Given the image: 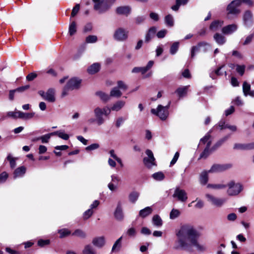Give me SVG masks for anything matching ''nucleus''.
I'll return each instance as SVG.
<instances>
[{"label":"nucleus","mask_w":254,"mask_h":254,"mask_svg":"<svg viewBox=\"0 0 254 254\" xmlns=\"http://www.w3.org/2000/svg\"><path fill=\"white\" fill-rule=\"evenodd\" d=\"M213 38L216 42L219 45L224 44L226 41L225 37L222 34L218 33L214 35Z\"/></svg>","instance_id":"nucleus-25"},{"label":"nucleus","mask_w":254,"mask_h":254,"mask_svg":"<svg viewBox=\"0 0 254 254\" xmlns=\"http://www.w3.org/2000/svg\"><path fill=\"white\" fill-rule=\"evenodd\" d=\"M168 108L167 106H162L160 105L158 106L157 109H152L151 110V113L158 116L162 120H165L169 115Z\"/></svg>","instance_id":"nucleus-6"},{"label":"nucleus","mask_w":254,"mask_h":254,"mask_svg":"<svg viewBox=\"0 0 254 254\" xmlns=\"http://www.w3.org/2000/svg\"><path fill=\"white\" fill-rule=\"evenodd\" d=\"M94 112L95 117L102 116V115H104L103 113V110L99 107L95 108Z\"/></svg>","instance_id":"nucleus-62"},{"label":"nucleus","mask_w":254,"mask_h":254,"mask_svg":"<svg viewBox=\"0 0 254 254\" xmlns=\"http://www.w3.org/2000/svg\"><path fill=\"white\" fill-rule=\"evenodd\" d=\"M173 197L176 198L178 201L180 202H186L188 199V195L187 192L179 187L176 188Z\"/></svg>","instance_id":"nucleus-8"},{"label":"nucleus","mask_w":254,"mask_h":254,"mask_svg":"<svg viewBox=\"0 0 254 254\" xmlns=\"http://www.w3.org/2000/svg\"><path fill=\"white\" fill-rule=\"evenodd\" d=\"M188 0H176V4L172 7L173 10L177 11L178 10L180 6L182 4L185 5L187 3Z\"/></svg>","instance_id":"nucleus-39"},{"label":"nucleus","mask_w":254,"mask_h":254,"mask_svg":"<svg viewBox=\"0 0 254 254\" xmlns=\"http://www.w3.org/2000/svg\"><path fill=\"white\" fill-rule=\"evenodd\" d=\"M139 195V193L136 191L131 192L128 196L129 201L132 203H135L137 200Z\"/></svg>","instance_id":"nucleus-40"},{"label":"nucleus","mask_w":254,"mask_h":254,"mask_svg":"<svg viewBox=\"0 0 254 254\" xmlns=\"http://www.w3.org/2000/svg\"><path fill=\"white\" fill-rule=\"evenodd\" d=\"M181 214V212L177 209L173 208L170 213V218L175 219L178 218Z\"/></svg>","instance_id":"nucleus-42"},{"label":"nucleus","mask_w":254,"mask_h":254,"mask_svg":"<svg viewBox=\"0 0 254 254\" xmlns=\"http://www.w3.org/2000/svg\"><path fill=\"white\" fill-rule=\"evenodd\" d=\"M230 164H214L208 170L210 173H217L225 171L231 167Z\"/></svg>","instance_id":"nucleus-13"},{"label":"nucleus","mask_w":254,"mask_h":254,"mask_svg":"<svg viewBox=\"0 0 254 254\" xmlns=\"http://www.w3.org/2000/svg\"><path fill=\"white\" fill-rule=\"evenodd\" d=\"M224 24L223 21L217 20L214 21L211 23L210 25V29L212 31H216L220 28Z\"/></svg>","instance_id":"nucleus-28"},{"label":"nucleus","mask_w":254,"mask_h":254,"mask_svg":"<svg viewBox=\"0 0 254 254\" xmlns=\"http://www.w3.org/2000/svg\"><path fill=\"white\" fill-rule=\"evenodd\" d=\"M152 223L156 227H161L163 224L162 220L158 215H154L152 218Z\"/></svg>","instance_id":"nucleus-34"},{"label":"nucleus","mask_w":254,"mask_h":254,"mask_svg":"<svg viewBox=\"0 0 254 254\" xmlns=\"http://www.w3.org/2000/svg\"><path fill=\"white\" fill-rule=\"evenodd\" d=\"M100 145L98 143H93L88 146H87L85 148L87 151H91L97 149L99 148Z\"/></svg>","instance_id":"nucleus-53"},{"label":"nucleus","mask_w":254,"mask_h":254,"mask_svg":"<svg viewBox=\"0 0 254 254\" xmlns=\"http://www.w3.org/2000/svg\"><path fill=\"white\" fill-rule=\"evenodd\" d=\"M96 117V122L98 126H101L105 122V119L102 116L100 117Z\"/></svg>","instance_id":"nucleus-63"},{"label":"nucleus","mask_w":254,"mask_h":254,"mask_svg":"<svg viewBox=\"0 0 254 254\" xmlns=\"http://www.w3.org/2000/svg\"><path fill=\"white\" fill-rule=\"evenodd\" d=\"M152 209L151 207L148 206L140 210L139 215L142 218H145L151 214Z\"/></svg>","instance_id":"nucleus-31"},{"label":"nucleus","mask_w":254,"mask_h":254,"mask_svg":"<svg viewBox=\"0 0 254 254\" xmlns=\"http://www.w3.org/2000/svg\"><path fill=\"white\" fill-rule=\"evenodd\" d=\"M243 23L246 28L252 27L254 24L253 14L251 10H246L243 15Z\"/></svg>","instance_id":"nucleus-7"},{"label":"nucleus","mask_w":254,"mask_h":254,"mask_svg":"<svg viewBox=\"0 0 254 254\" xmlns=\"http://www.w3.org/2000/svg\"><path fill=\"white\" fill-rule=\"evenodd\" d=\"M93 211L91 209H88L83 214V218L84 219H88L92 214Z\"/></svg>","instance_id":"nucleus-59"},{"label":"nucleus","mask_w":254,"mask_h":254,"mask_svg":"<svg viewBox=\"0 0 254 254\" xmlns=\"http://www.w3.org/2000/svg\"><path fill=\"white\" fill-rule=\"evenodd\" d=\"M58 233L60 235V238H64L69 235L70 234V231L67 229H62L58 231Z\"/></svg>","instance_id":"nucleus-52"},{"label":"nucleus","mask_w":254,"mask_h":254,"mask_svg":"<svg viewBox=\"0 0 254 254\" xmlns=\"http://www.w3.org/2000/svg\"><path fill=\"white\" fill-rule=\"evenodd\" d=\"M55 90L52 88L49 89L46 92L40 90L38 94L45 100L49 102H54L56 100L55 97Z\"/></svg>","instance_id":"nucleus-9"},{"label":"nucleus","mask_w":254,"mask_h":254,"mask_svg":"<svg viewBox=\"0 0 254 254\" xmlns=\"http://www.w3.org/2000/svg\"><path fill=\"white\" fill-rule=\"evenodd\" d=\"M177 240L174 249L192 252L195 247L198 251L203 252L206 250L204 244L199 243V233L191 225L186 224L182 226L176 232Z\"/></svg>","instance_id":"nucleus-1"},{"label":"nucleus","mask_w":254,"mask_h":254,"mask_svg":"<svg viewBox=\"0 0 254 254\" xmlns=\"http://www.w3.org/2000/svg\"><path fill=\"white\" fill-rule=\"evenodd\" d=\"M179 47V42H174L170 47V53L171 55L175 54L178 51Z\"/></svg>","instance_id":"nucleus-46"},{"label":"nucleus","mask_w":254,"mask_h":254,"mask_svg":"<svg viewBox=\"0 0 254 254\" xmlns=\"http://www.w3.org/2000/svg\"><path fill=\"white\" fill-rule=\"evenodd\" d=\"M118 88H120L123 90H126L127 88V86L122 81H118Z\"/></svg>","instance_id":"nucleus-57"},{"label":"nucleus","mask_w":254,"mask_h":254,"mask_svg":"<svg viewBox=\"0 0 254 254\" xmlns=\"http://www.w3.org/2000/svg\"><path fill=\"white\" fill-rule=\"evenodd\" d=\"M243 91L245 96H247L251 91V85L246 81L244 82L243 84Z\"/></svg>","instance_id":"nucleus-41"},{"label":"nucleus","mask_w":254,"mask_h":254,"mask_svg":"<svg viewBox=\"0 0 254 254\" xmlns=\"http://www.w3.org/2000/svg\"><path fill=\"white\" fill-rule=\"evenodd\" d=\"M127 234L128 236L133 237L136 235V230L133 227L129 228L127 231Z\"/></svg>","instance_id":"nucleus-58"},{"label":"nucleus","mask_w":254,"mask_h":254,"mask_svg":"<svg viewBox=\"0 0 254 254\" xmlns=\"http://www.w3.org/2000/svg\"><path fill=\"white\" fill-rule=\"evenodd\" d=\"M128 36V31L123 27H119L116 29L113 35L114 39L120 42L127 40Z\"/></svg>","instance_id":"nucleus-5"},{"label":"nucleus","mask_w":254,"mask_h":254,"mask_svg":"<svg viewBox=\"0 0 254 254\" xmlns=\"http://www.w3.org/2000/svg\"><path fill=\"white\" fill-rule=\"evenodd\" d=\"M234 149L236 150H248L254 149V142L246 144L235 143L234 145Z\"/></svg>","instance_id":"nucleus-17"},{"label":"nucleus","mask_w":254,"mask_h":254,"mask_svg":"<svg viewBox=\"0 0 254 254\" xmlns=\"http://www.w3.org/2000/svg\"><path fill=\"white\" fill-rule=\"evenodd\" d=\"M111 182L108 185V188L112 191H115L118 189V183L121 181L119 177L116 175H112L111 176Z\"/></svg>","instance_id":"nucleus-14"},{"label":"nucleus","mask_w":254,"mask_h":254,"mask_svg":"<svg viewBox=\"0 0 254 254\" xmlns=\"http://www.w3.org/2000/svg\"><path fill=\"white\" fill-rule=\"evenodd\" d=\"M122 92L118 87L113 88L110 92V96L119 98L122 96Z\"/></svg>","instance_id":"nucleus-36"},{"label":"nucleus","mask_w":254,"mask_h":254,"mask_svg":"<svg viewBox=\"0 0 254 254\" xmlns=\"http://www.w3.org/2000/svg\"><path fill=\"white\" fill-rule=\"evenodd\" d=\"M201 48H203V51L205 52L210 48L209 44L206 42H200L196 46H193L191 50V58H193L195 56V52L198 51Z\"/></svg>","instance_id":"nucleus-12"},{"label":"nucleus","mask_w":254,"mask_h":254,"mask_svg":"<svg viewBox=\"0 0 254 254\" xmlns=\"http://www.w3.org/2000/svg\"><path fill=\"white\" fill-rule=\"evenodd\" d=\"M238 26L235 24L228 25L223 27L222 29V32L225 35H230L237 31Z\"/></svg>","instance_id":"nucleus-18"},{"label":"nucleus","mask_w":254,"mask_h":254,"mask_svg":"<svg viewBox=\"0 0 254 254\" xmlns=\"http://www.w3.org/2000/svg\"><path fill=\"white\" fill-rule=\"evenodd\" d=\"M189 85L179 87L175 91L180 98L187 95Z\"/></svg>","instance_id":"nucleus-22"},{"label":"nucleus","mask_w":254,"mask_h":254,"mask_svg":"<svg viewBox=\"0 0 254 254\" xmlns=\"http://www.w3.org/2000/svg\"><path fill=\"white\" fill-rule=\"evenodd\" d=\"M49 244V240L40 239L38 241V245L41 247H43L45 246L48 245Z\"/></svg>","instance_id":"nucleus-55"},{"label":"nucleus","mask_w":254,"mask_h":254,"mask_svg":"<svg viewBox=\"0 0 254 254\" xmlns=\"http://www.w3.org/2000/svg\"><path fill=\"white\" fill-rule=\"evenodd\" d=\"M241 6L240 0H234L232 1L227 6V18L232 19L236 18L241 13L239 7Z\"/></svg>","instance_id":"nucleus-2"},{"label":"nucleus","mask_w":254,"mask_h":254,"mask_svg":"<svg viewBox=\"0 0 254 254\" xmlns=\"http://www.w3.org/2000/svg\"><path fill=\"white\" fill-rule=\"evenodd\" d=\"M100 69V64L98 63H94L89 67L87 71L89 73L93 74L97 72Z\"/></svg>","instance_id":"nucleus-33"},{"label":"nucleus","mask_w":254,"mask_h":254,"mask_svg":"<svg viewBox=\"0 0 254 254\" xmlns=\"http://www.w3.org/2000/svg\"><path fill=\"white\" fill-rule=\"evenodd\" d=\"M226 185V187L228 188L227 193L229 196H237L239 195L244 189V186L242 184L234 180L229 181Z\"/></svg>","instance_id":"nucleus-3"},{"label":"nucleus","mask_w":254,"mask_h":254,"mask_svg":"<svg viewBox=\"0 0 254 254\" xmlns=\"http://www.w3.org/2000/svg\"><path fill=\"white\" fill-rule=\"evenodd\" d=\"M211 132V130H210L206 135L205 136L201 139L200 141V143H199V144H205V143H206V144H207L208 142L209 141H211L210 140V137H211V135H210V133Z\"/></svg>","instance_id":"nucleus-49"},{"label":"nucleus","mask_w":254,"mask_h":254,"mask_svg":"<svg viewBox=\"0 0 254 254\" xmlns=\"http://www.w3.org/2000/svg\"><path fill=\"white\" fill-rule=\"evenodd\" d=\"M6 159L9 161L11 168H14L16 166L17 158H14L10 154H8L6 157Z\"/></svg>","instance_id":"nucleus-47"},{"label":"nucleus","mask_w":254,"mask_h":254,"mask_svg":"<svg viewBox=\"0 0 254 254\" xmlns=\"http://www.w3.org/2000/svg\"><path fill=\"white\" fill-rule=\"evenodd\" d=\"M126 104V102L120 100L114 103L111 107L112 111H119L122 109Z\"/></svg>","instance_id":"nucleus-27"},{"label":"nucleus","mask_w":254,"mask_h":254,"mask_svg":"<svg viewBox=\"0 0 254 254\" xmlns=\"http://www.w3.org/2000/svg\"><path fill=\"white\" fill-rule=\"evenodd\" d=\"M82 254H97V251L92 245L87 244L84 246Z\"/></svg>","instance_id":"nucleus-21"},{"label":"nucleus","mask_w":254,"mask_h":254,"mask_svg":"<svg viewBox=\"0 0 254 254\" xmlns=\"http://www.w3.org/2000/svg\"><path fill=\"white\" fill-rule=\"evenodd\" d=\"M50 139V135L46 134L34 139L33 141H36L41 140L43 143H46L49 142Z\"/></svg>","instance_id":"nucleus-38"},{"label":"nucleus","mask_w":254,"mask_h":254,"mask_svg":"<svg viewBox=\"0 0 254 254\" xmlns=\"http://www.w3.org/2000/svg\"><path fill=\"white\" fill-rule=\"evenodd\" d=\"M254 34H252L248 35L246 37L245 41H244V42L243 43V45H246L250 44L251 42V41H252V40L254 38Z\"/></svg>","instance_id":"nucleus-61"},{"label":"nucleus","mask_w":254,"mask_h":254,"mask_svg":"<svg viewBox=\"0 0 254 254\" xmlns=\"http://www.w3.org/2000/svg\"><path fill=\"white\" fill-rule=\"evenodd\" d=\"M208 171H204L201 172L200 175L199 181L202 185H205L208 181Z\"/></svg>","instance_id":"nucleus-26"},{"label":"nucleus","mask_w":254,"mask_h":254,"mask_svg":"<svg viewBox=\"0 0 254 254\" xmlns=\"http://www.w3.org/2000/svg\"><path fill=\"white\" fill-rule=\"evenodd\" d=\"M72 236H76L81 239H84L86 237V234L81 229H76L72 234Z\"/></svg>","instance_id":"nucleus-35"},{"label":"nucleus","mask_w":254,"mask_h":254,"mask_svg":"<svg viewBox=\"0 0 254 254\" xmlns=\"http://www.w3.org/2000/svg\"><path fill=\"white\" fill-rule=\"evenodd\" d=\"M18 111L15 110V111H9L6 113V116L3 117L1 120H3L6 119L7 117L11 118L13 119H16V115H18Z\"/></svg>","instance_id":"nucleus-44"},{"label":"nucleus","mask_w":254,"mask_h":254,"mask_svg":"<svg viewBox=\"0 0 254 254\" xmlns=\"http://www.w3.org/2000/svg\"><path fill=\"white\" fill-rule=\"evenodd\" d=\"M165 21L168 26L172 27L174 25V19L173 16L170 14H168L165 16Z\"/></svg>","instance_id":"nucleus-43"},{"label":"nucleus","mask_w":254,"mask_h":254,"mask_svg":"<svg viewBox=\"0 0 254 254\" xmlns=\"http://www.w3.org/2000/svg\"><path fill=\"white\" fill-rule=\"evenodd\" d=\"M76 32V23L74 21H72L69 25V33L70 36L74 34Z\"/></svg>","instance_id":"nucleus-48"},{"label":"nucleus","mask_w":254,"mask_h":254,"mask_svg":"<svg viewBox=\"0 0 254 254\" xmlns=\"http://www.w3.org/2000/svg\"><path fill=\"white\" fill-rule=\"evenodd\" d=\"M86 43H94L97 41V37L95 35H89L86 38Z\"/></svg>","instance_id":"nucleus-50"},{"label":"nucleus","mask_w":254,"mask_h":254,"mask_svg":"<svg viewBox=\"0 0 254 254\" xmlns=\"http://www.w3.org/2000/svg\"><path fill=\"white\" fill-rule=\"evenodd\" d=\"M152 177L154 180L157 181H162L165 178L164 174L161 172L154 173Z\"/></svg>","instance_id":"nucleus-45"},{"label":"nucleus","mask_w":254,"mask_h":254,"mask_svg":"<svg viewBox=\"0 0 254 254\" xmlns=\"http://www.w3.org/2000/svg\"><path fill=\"white\" fill-rule=\"evenodd\" d=\"M58 136L63 139L67 140L69 138V135L63 130H59Z\"/></svg>","instance_id":"nucleus-56"},{"label":"nucleus","mask_w":254,"mask_h":254,"mask_svg":"<svg viewBox=\"0 0 254 254\" xmlns=\"http://www.w3.org/2000/svg\"><path fill=\"white\" fill-rule=\"evenodd\" d=\"M26 168L24 166H21L17 168L14 172V178L22 177L26 172Z\"/></svg>","instance_id":"nucleus-30"},{"label":"nucleus","mask_w":254,"mask_h":254,"mask_svg":"<svg viewBox=\"0 0 254 254\" xmlns=\"http://www.w3.org/2000/svg\"><path fill=\"white\" fill-rule=\"evenodd\" d=\"M211 144V141H209L206 145L204 151L200 154L199 158H206L210 153V146Z\"/></svg>","instance_id":"nucleus-32"},{"label":"nucleus","mask_w":254,"mask_h":254,"mask_svg":"<svg viewBox=\"0 0 254 254\" xmlns=\"http://www.w3.org/2000/svg\"><path fill=\"white\" fill-rule=\"evenodd\" d=\"M18 117L19 119L27 120L31 119L33 118L35 115V113H24L22 111H18Z\"/></svg>","instance_id":"nucleus-23"},{"label":"nucleus","mask_w":254,"mask_h":254,"mask_svg":"<svg viewBox=\"0 0 254 254\" xmlns=\"http://www.w3.org/2000/svg\"><path fill=\"white\" fill-rule=\"evenodd\" d=\"M81 83V80L77 78H72L67 83L64 87L62 95L65 96L67 94V91L69 90H74L78 89L80 87Z\"/></svg>","instance_id":"nucleus-4"},{"label":"nucleus","mask_w":254,"mask_h":254,"mask_svg":"<svg viewBox=\"0 0 254 254\" xmlns=\"http://www.w3.org/2000/svg\"><path fill=\"white\" fill-rule=\"evenodd\" d=\"M92 243L95 247L101 249L106 245V238L104 236L94 237L92 239Z\"/></svg>","instance_id":"nucleus-15"},{"label":"nucleus","mask_w":254,"mask_h":254,"mask_svg":"<svg viewBox=\"0 0 254 254\" xmlns=\"http://www.w3.org/2000/svg\"><path fill=\"white\" fill-rule=\"evenodd\" d=\"M116 11L118 14L127 16L131 12V8L129 6H119L116 8Z\"/></svg>","instance_id":"nucleus-20"},{"label":"nucleus","mask_w":254,"mask_h":254,"mask_svg":"<svg viewBox=\"0 0 254 254\" xmlns=\"http://www.w3.org/2000/svg\"><path fill=\"white\" fill-rule=\"evenodd\" d=\"M207 188L208 189H212L216 190H223L226 188V184L223 183L208 184L207 185Z\"/></svg>","instance_id":"nucleus-29"},{"label":"nucleus","mask_w":254,"mask_h":254,"mask_svg":"<svg viewBox=\"0 0 254 254\" xmlns=\"http://www.w3.org/2000/svg\"><path fill=\"white\" fill-rule=\"evenodd\" d=\"M109 7L110 6L104 0H102L101 2L94 4V9L98 11L99 13L105 12Z\"/></svg>","instance_id":"nucleus-16"},{"label":"nucleus","mask_w":254,"mask_h":254,"mask_svg":"<svg viewBox=\"0 0 254 254\" xmlns=\"http://www.w3.org/2000/svg\"><path fill=\"white\" fill-rule=\"evenodd\" d=\"M236 70L242 76L245 72V66L244 65H237Z\"/></svg>","instance_id":"nucleus-54"},{"label":"nucleus","mask_w":254,"mask_h":254,"mask_svg":"<svg viewBox=\"0 0 254 254\" xmlns=\"http://www.w3.org/2000/svg\"><path fill=\"white\" fill-rule=\"evenodd\" d=\"M145 153L147 157L143 159V162L145 166L147 167L150 168L152 166L155 165V158L154 157L153 152L149 149H147Z\"/></svg>","instance_id":"nucleus-10"},{"label":"nucleus","mask_w":254,"mask_h":254,"mask_svg":"<svg viewBox=\"0 0 254 254\" xmlns=\"http://www.w3.org/2000/svg\"><path fill=\"white\" fill-rule=\"evenodd\" d=\"M123 239V236L120 237L118 240L114 243L112 248V252H118L120 251L122 248V241Z\"/></svg>","instance_id":"nucleus-24"},{"label":"nucleus","mask_w":254,"mask_h":254,"mask_svg":"<svg viewBox=\"0 0 254 254\" xmlns=\"http://www.w3.org/2000/svg\"><path fill=\"white\" fill-rule=\"evenodd\" d=\"M8 177L7 173L4 172L0 174V183H3L6 181Z\"/></svg>","instance_id":"nucleus-64"},{"label":"nucleus","mask_w":254,"mask_h":254,"mask_svg":"<svg viewBox=\"0 0 254 254\" xmlns=\"http://www.w3.org/2000/svg\"><path fill=\"white\" fill-rule=\"evenodd\" d=\"M167 33V30L166 29H162L157 33V36L158 38H164Z\"/></svg>","instance_id":"nucleus-60"},{"label":"nucleus","mask_w":254,"mask_h":254,"mask_svg":"<svg viewBox=\"0 0 254 254\" xmlns=\"http://www.w3.org/2000/svg\"><path fill=\"white\" fill-rule=\"evenodd\" d=\"M230 135H227L224 137L221 138L215 144V145L213 147L212 150H214L220 146L224 142H225L227 139L229 138Z\"/></svg>","instance_id":"nucleus-37"},{"label":"nucleus","mask_w":254,"mask_h":254,"mask_svg":"<svg viewBox=\"0 0 254 254\" xmlns=\"http://www.w3.org/2000/svg\"><path fill=\"white\" fill-rule=\"evenodd\" d=\"M96 94L99 96L101 99L103 101H107L110 99V96L108 95L101 91L97 92Z\"/></svg>","instance_id":"nucleus-51"},{"label":"nucleus","mask_w":254,"mask_h":254,"mask_svg":"<svg viewBox=\"0 0 254 254\" xmlns=\"http://www.w3.org/2000/svg\"><path fill=\"white\" fill-rule=\"evenodd\" d=\"M114 216L118 221L123 220L124 215L121 202H118L116 208L114 212Z\"/></svg>","instance_id":"nucleus-19"},{"label":"nucleus","mask_w":254,"mask_h":254,"mask_svg":"<svg viewBox=\"0 0 254 254\" xmlns=\"http://www.w3.org/2000/svg\"><path fill=\"white\" fill-rule=\"evenodd\" d=\"M206 197L208 201L217 207H221L225 201V199L218 198L209 194H206Z\"/></svg>","instance_id":"nucleus-11"}]
</instances>
